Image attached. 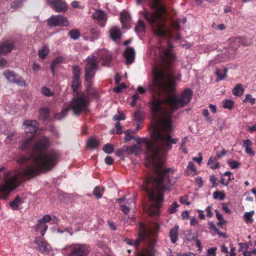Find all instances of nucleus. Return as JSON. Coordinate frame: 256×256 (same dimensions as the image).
<instances>
[{"label":"nucleus","mask_w":256,"mask_h":256,"mask_svg":"<svg viewBox=\"0 0 256 256\" xmlns=\"http://www.w3.org/2000/svg\"><path fill=\"white\" fill-rule=\"evenodd\" d=\"M100 60H102V64L104 66H108L112 61V56L110 52L106 50H101L98 52Z\"/></svg>","instance_id":"obj_13"},{"label":"nucleus","mask_w":256,"mask_h":256,"mask_svg":"<svg viewBox=\"0 0 256 256\" xmlns=\"http://www.w3.org/2000/svg\"><path fill=\"white\" fill-rule=\"evenodd\" d=\"M48 48L46 46H44L41 50L38 52V55L40 58L44 59L48 54Z\"/></svg>","instance_id":"obj_34"},{"label":"nucleus","mask_w":256,"mask_h":256,"mask_svg":"<svg viewBox=\"0 0 256 256\" xmlns=\"http://www.w3.org/2000/svg\"><path fill=\"white\" fill-rule=\"evenodd\" d=\"M64 60V58L62 56H59L56 58H55L52 62L50 68L53 74H54V70L56 66L59 64H60L63 62V61Z\"/></svg>","instance_id":"obj_28"},{"label":"nucleus","mask_w":256,"mask_h":256,"mask_svg":"<svg viewBox=\"0 0 256 256\" xmlns=\"http://www.w3.org/2000/svg\"><path fill=\"white\" fill-rule=\"evenodd\" d=\"M24 125L25 132L31 134H35L39 128V124L36 120H26L24 122Z\"/></svg>","instance_id":"obj_14"},{"label":"nucleus","mask_w":256,"mask_h":256,"mask_svg":"<svg viewBox=\"0 0 256 256\" xmlns=\"http://www.w3.org/2000/svg\"><path fill=\"white\" fill-rule=\"evenodd\" d=\"M88 104V96L82 94L73 98L69 105V108L75 114L78 116L86 109Z\"/></svg>","instance_id":"obj_7"},{"label":"nucleus","mask_w":256,"mask_h":256,"mask_svg":"<svg viewBox=\"0 0 256 256\" xmlns=\"http://www.w3.org/2000/svg\"><path fill=\"white\" fill-rule=\"evenodd\" d=\"M51 219V216L48 214H46L44 216L43 218L39 220L42 222H44V224H46V222H50Z\"/></svg>","instance_id":"obj_56"},{"label":"nucleus","mask_w":256,"mask_h":256,"mask_svg":"<svg viewBox=\"0 0 256 256\" xmlns=\"http://www.w3.org/2000/svg\"><path fill=\"white\" fill-rule=\"evenodd\" d=\"M244 92V90L240 84H238L234 88L232 94L236 96H241Z\"/></svg>","instance_id":"obj_30"},{"label":"nucleus","mask_w":256,"mask_h":256,"mask_svg":"<svg viewBox=\"0 0 256 256\" xmlns=\"http://www.w3.org/2000/svg\"><path fill=\"white\" fill-rule=\"evenodd\" d=\"M243 102H250L251 104H253L255 103L256 99L253 98L250 94H247Z\"/></svg>","instance_id":"obj_46"},{"label":"nucleus","mask_w":256,"mask_h":256,"mask_svg":"<svg viewBox=\"0 0 256 256\" xmlns=\"http://www.w3.org/2000/svg\"><path fill=\"white\" fill-rule=\"evenodd\" d=\"M213 198L215 200H223L226 198V194L222 191H216L213 193Z\"/></svg>","instance_id":"obj_32"},{"label":"nucleus","mask_w":256,"mask_h":256,"mask_svg":"<svg viewBox=\"0 0 256 256\" xmlns=\"http://www.w3.org/2000/svg\"><path fill=\"white\" fill-rule=\"evenodd\" d=\"M81 86L80 79H72V88L74 92H76Z\"/></svg>","instance_id":"obj_33"},{"label":"nucleus","mask_w":256,"mask_h":256,"mask_svg":"<svg viewBox=\"0 0 256 256\" xmlns=\"http://www.w3.org/2000/svg\"><path fill=\"white\" fill-rule=\"evenodd\" d=\"M94 18L98 22V24L104 27L107 21L106 14L102 10H98L93 14Z\"/></svg>","instance_id":"obj_15"},{"label":"nucleus","mask_w":256,"mask_h":256,"mask_svg":"<svg viewBox=\"0 0 256 256\" xmlns=\"http://www.w3.org/2000/svg\"><path fill=\"white\" fill-rule=\"evenodd\" d=\"M98 58L94 56L88 57L84 68V78L86 82L87 93L93 97H96L97 92L96 90L91 88L92 80L94 76L98 69Z\"/></svg>","instance_id":"obj_5"},{"label":"nucleus","mask_w":256,"mask_h":256,"mask_svg":"<svg viewBox=\"0 0 256 256\" xmlns=\"http://www.w3.org/2000/svg\"><path fill=\"white\" fill-rule=\"evenodd\" d=\"M22 0H16L12 2L11 4V8H17L22 6Z\"/></svg>","instance_id":"obj_47"},{"label":"nucleus","mask_w":256,"mask_h":256,"mask_svg":"<svg viewBox=\"0 0 256 256\" xmlns=\"http://www.w3.org/2000/svg\"><path fill=\"white\" fill-rule=\"evenodd\" d=\"M48 23L50 26H68L69 24L68 18L60 14L52 16Z\"/></svg>","instance_id":"obj_9"},{"label":"nucleus","mask_w":256,"mask_h":256,"mask_svg":"<svg viewBox=\"0 0 256 256\" xmlns=\"http://www.w3.org/2000/svg\"><path fill=\"white\" fill-rule=\"evenodd\" d=\"M38 119L40 120L46 121L50 118V110L46 107H43L40 109Z\"/></svg>","instance_id":"obj_18"},{"label":"nucleus","mask_w":256,"mask_h":256,"mask_svg":"<svg viewBox=\"0 0 256 256\" xmlns=\"http://www.w3.org/2000/svg\"><path fill=\"white\" fill-rule=\"evenodd\" d=\"M16 48V45L12 39L6 40L0 42V54L6 55Z\"/></svg>","instance_id":"obj_10"},{"label":"nucleus","mask_w":256,"mask_h":256,"mask_svg":"<svg viewBox=\"0 0 256 256\" xmlns=\"http://www.w3.org/2000/svg\"><path fill=\"white\" fill-rule=\"evenodd\" d=\"M48 228V226L40 220L38 221V224L36 226L35 230L40 232L42 236H44Z\"/></svg>","instance_id":"obj_23"},{"label":"nucleus","mask_w":256,"mask_h":256,"mask_svg":"<svg viewBox=\"0 0 256 256\" xmlns=\"http://www.w3.org/2000/svg\"><path fill=\"white\" fill-rule=\"evenodd\" d=\"M222 209L224 212L226 214H230V210L228 208V206H226V204L223 202L222 204Z\"/></svg>","instance_id":"obj_63"},{"label":"nucleus","mask_w":256,"mask_h":256,"mask_svg":"<svg viewBox=\"0 0 256 256\" xmlns=\"http://www.w3.org/2000/svg\"><path fill=\"white\" fill-rule=\"evenodd\" d=\"M105 162L108 165H111L114 162V159L112 156H107L104 160Z\"/></svg>","instance_id":"obj_59"},{"label":"nucleus","mask_w":256,"mask_h":256,"mask_svg":"<svg viewBox=\"0 0 256 256\" xmlns=\"http://www.w3.org/2000/svg\"><path fill=\"white\" fill-rule=\"evenodd\" d=\"M151 8L155 10H158L161 8L160 0H150Z\"/></svg>","instance_id":"obj_36"},{"label":"nucleus","mask_w":256,"mask_h":256,"mask_svg":"<svg viewBox=\"0 0 256 256\" xmlns=\"http://www.w3.org/2000/svg\"><path fill=\"white\" fill-rule=\"evenodd\" d=\"M254 214V211L246 212L244 214V219L247 223H252V216Z\"/></svg>","instance_id":"obj_38"},{"label":"nucleus","mask_w":256,"mask_h":256,"mask_svg":"<svg viewBox=\"0 0 256 256\" xmlns=\"http://www.w3.org/2000/svg\"><path fill=\"white\" fill-rule=\"evenodd\" d=\"M209 226H210V228L214 230V232L216 233L218 236H226L225 234L218 231V230L216 228L215 226L213 223H209Z\"/></svg>","instance_id":"obj_49"},{"label":"nucleus","mask_w":256,"mask_h":256,"mask_svg":"<svg viewBox=\"0 0 256 256\" xmlns=\"http://www.w3.org/2000/svg\"><path fill=\"white\" fill-rule=\"evenodd\" d=\"M178 226H175L170 231L169 236L172 244H175L178 239Z\"/></svg>","instance_id":"obj_24"},{"label":"nucleus","mask_w":256,"mask_h":256,"mask_svg":"<svg viewBox=\"0 0 256 256\" xmlns=\"http://www.w3.org/2000/svg\"><path fill=\"white\" fill-rule=\"evenodd\" d=\"M158 50L161 64L154 70L152 83L150 86L153 94L150 107L154 122L150 132L152 140L138 136L133 138L138 144H145L147 158L154 168V176H148L142 186L144 196L150 202L146 206L150 216L159 214L164 192L169 190L175 182L174 170L164 168L161 160L172 149V144L178 142V138L172 137L173 126L171 114L164 105L168 104L172 110H176L188 104L192 96V91L188 88L183 91L180 98L171 94L175 91L176 81L180 80L182 74L176 73L172 67L176 58L172 53V46L160 44Z\"/></svg>","instance_id":"obj_1"},{"label":"nucleus","mask_w":256,"mask_h":256,"mask_svg":"<svg viewBox=\"0 0 256 256\" xmlns=\"http://www.w3.org/2000/svg\"><path fill=\"white\" fill-rule=\"evenodd\" d=\"M4 76L10 82H14L20 86H25L26 82L22 77L18 76L12 71L5 70L3 72Z\"/></svg>","instance_id":"obj_12"},{"label":"nucleus","mask_w":256,"mask_h":256,"mask_svg":"<svg viewBox=\"0 0 256 256\" xmlns=\"http://www.w3.org/2000/svg\"><path fill=\"white\" fill-rule=\"evenodd\" d=\"M42 94L46 96H52L54 92H52L46 86L42 87Z\"/></svg>","instance_id":"obj_44"},{"label":"nucleus","mask_w":256,"mask_h":256,"mask_svg":"<svg viewBox=\"0 0 256 256\" xmlns=\"http://www.w3.org/2000/svg\"><path fill=\"white\" fill-rule=\"evenodd\" d=\"M68 35L74 40H78L80 36V33L78 30L74 29L68 32Z\"/></svg>","instance_id":"obj_37"},{"label":"nucleus","mask_w":256,"mask_h":256,"mask_svg":"<svg viewBox=\"0 0 256 256\" xmlns=\"http://www.w3.org/2000/svg\"><path fill=\"white\" fill-rule=\"evenodd\" d=\"M93 194L96 196L97 198H100L102 197V194L101 192V190L99 186H96L94 188L93 191Z\"/></svg>","instance_id":"obj_43"},{"label":"nucleus","mask_w":256,"mask_h":256,"mask_svg":"<svg viewBox=\"0 0 256 256\" xmlns=\"http://www.w3.org/2000/svg\"><path fill=\"white\" fill-rule=\"evenodd\" d=\"M243 147L244 148L246 152L251 156L254 155V152L252 150V142L250 140L247 139L244 140L242 142Z\"/></svg>","instance_id":"obj_25"},{"label":"nucleus","mask_w":256,"mask_h":256,"mask_svg":"<svg viewBox=\"0 0 256 256\" xmlns=\"http://www.w3.org/2000/svg\"><path fill=\"white\" fill-rule=\"evenodd\" d=\"M172 26L176 30H179L180 29V22L178 20L174 21L172 23Z\"/></svg>","instance_id":"obj_58"},{"label":"nucleus","mask_w":256,"mask_h":256,"mask_svg":"<svg viewBox=\"0 0 256 256\" xmlns=\"http://www.w3.org/2000/svg\"><path fill=\"white\" fill-rule=\"evenodd\" d=\"M144 18L152 28L154 33L159 37H164L166 34V24L160 20L161 16L158 12L144 10L142 13Z\"/></svg>","instance_id":"obj_6"},{"label":"nucleus","mask_w":256,"mask_h":256,"mask_svg":"<svg viewBox=\"0 0 256 256\" xmlns=\"http://www.w3.org/2000/svg\"><path fill=\"white\" fill-rule=\"evenodd\" d=\"M178 205L176 202H173L172 205L168 208V211L170 214H174L176 212V208Z\"/></svg>","instance_id":"obj_45"},{"label":"nucleus","mask_w":256,"mask_h":256,"mask_svg":"<svg viewBox=\"0 0 256 256\" xmlns=\"http://www.w3.org/2000/svg\"><path fill=\"white\" fill-rule=\"evenodd\" d=\"M135 120L138 122H142L144 120V114L140 110H138L134 114Z\"/></svg>","instance_id":"obj_35"},{"label":"nucleus","mask_w":256,"mask_h":256,"mask_svg":"<svg viewBox=\"0 0 256 256\" xmlns=\"http://www.w3.org/2000/svg\"><path fill=\"white\" fill-rule=\"evenodd\" d=\"M187 168L188 170H192L193 172H196V169L194 168V164L192 162H188V165L187 166Z\"/></svg>","instance_id":"obj_60"},{"label":"nucleus","mask_w":256,"mask_h":256,"mask_svg":"<svg viewBox=\"0 0 256 256\" xmlns=\"http://www.w3.org/2000/svg\"><path fill=\"white\" fill-rule=\"evenodd\" d=\"M244 39L240 38H235L234 40V48H238V47L240 46V44L242 42Z\"/></svg>","instance_id":"obj_51"},{"label":"nucleus","mask_w":256,"mask_h":256,"mask_svg":"<svg viewBox=\"0 0 256 256\" xmlns=\"http://www.w3.org/2000/svg\"><path fill=\"white\" fill-rule=\"evenodd\" d=\"M159 225L154 223L148 227L140 223L138 227V238L134 240L124 238V241L127 244L134 246L137 253L136 256H154V244Z\"/></svg>","instance_id":"obj_3"},{"label":"nucleus","mask_w":256,"mask_h":256,"mask_svg":"<svg viewBox=\"0 0 256 256\" xmlns=\"http://www.w3.org/2000/svg\"><path fill=\"white\" fill-rule=\"evenodd\" d=\"M120 210L124 214H127L130 211V208L126 205H120Z\"/></svg>","instance_id":"obj_61"},{"label":"nucleus","mask_w":256,"mask_h":256,"mask_svg":"<svg viewBox=\"0 0 256 256\" xmlns=\"http://www.w3.org/2000/svg\"><path fill=\"white\" fill-rule=\"evenodd\" d=\"M216 180L217 179L214 176L212 175L210 176V181L212 184V187H214L217 186L218 184L216 183Z\"/></svg>","instance_id":"obj_64"},{"label":"nucleus","mask_w":256,"mask_h":256,"mask_svg":"<svg viewBox=\"0 0 256 256\" xmlns=\"http://www.w3.org/2000/svg\"><path fill=\"white\" fill-rule=\"evenodd\" d=\"M10 172L5 170L4 168H0V178H3L4 183L0 186V194L8 195L12 191L20 185V176L14 174L9 176Z\"/></svg>","instance_id":"obj_4"},{"label":"nucleus","mask_w":256,"mask_h":256,"mask_svg":"<svg viewBox=\"0 0 256 256\" xmlns=\"http://www.w3.org/2000/svg\"><path fill=\"white\" fill-rule=\"evenodd\" d=\"M22 198L17 196L14 200L10 202V206L13 210H19V206L23 203Z\"/></svg>","instance_id":"obj_20"},{"label":"nucleus","mask_w":256,"mask_h":256,"mask_svg":"<svg viewBox=\"0 0 256 256\" xmlns=\"http://www.w3.org/2000/svg\"><path fill=\"white\" fill-rule=\"evenodd\" d=\"M124 56L126 58V64L127 65L131 64L135 59V51L132 47H128L126 48Z\"/></svg>","instance_id":"obj_16"},{"label":"nucleus","mask_w":256,"mask_h":256,"mask_svg":"<svg viewBox=\"0 0 256 256\" xmlns=\"http://www.w3.org/2000/svg\"><path fill=\"white\" fill-rule=\"evenodd\" d=\"M114 126L117 129L116 134H122V129L120 122H116L114 124Z\"/></svg>","instance_id":"obj_55"},{"label":"nucleus","mask_w":256,"mask_h":256,"mask_svg":"<svg viewBox=\"0 0 256 256\" xmlns=\"http://www.w3.org/2000/svg\"><path fill=\"white\" fill-rule=\"evenodd\" d=\"M86 33L92 40L98 38L100 35V31L98 28H90Z\"/></svg>","instance_id":"obj_22"},{"label":"nucleus","mask_w":256,"mask_h":256,"mask_svg":"<svg viewBox=\"0 0 256 256\" xmlns=\"http://www.w3.org/2000/svg\"><path fill=\"white\" fill-rule=\"evenodd\" d=\"M132 132V134H134L135 132L134 131H131L130 130H127L124 132V134H126L125 136V142H128L132 140H133V138H134V136H131L130 134V132Z\"/></svg>","instance_id":"obj_42"},{"label":"nucleus","mask_w":256,"mask_h":256,"mask_svg":"<svg viewBox=\"0 0 256 256\" xmlns=\"http://www.w3.org/2000/svg\"><path fill=\"white\" fill-rule=\"evenodd\" d=\"M216 217L218 218V220H219V222H218V225H221L222 224L224 223V221L223 219L222 215L218 212V211L216 210Z\"/></svg>","instance_id":"obj_54"},{"label":"nucleus","mask_w":256,"mask_h":256,"mask_svg":"<svg viewBox=\"0 0 256 256\" xmlns=\"http://www.w3.org/2000/svg\"><path fill=\"white\" fill-rule=\"evenodd\" d=\"M35 242L38 244L39 250L42 252H49L50 250V246L48 242L43 238H36Z\"/></svg>","instance_id":"obj_17"},{"label":"nucleus","mask_w":256,"mask_h":256,"mask_svg":"<svg viewBox=\"0 0 256 256\" xmlns=\"http://www.w3.org/2000/svg\"><path fill=\"white\" fill-rule=\"evenodd\" d=\"M86 144L89 148L92 150L98 148L100 142L94 137H92L88 140Z\"/></svg>","instance_id":"obj_26"},{"label":"nucleus","mask_w":256,"mask_h":256,"mask_svg":"<svg viewBox=\"0 0 256 256\" xmlns=\"http://www.w3.org/2000/svg\"><path fill=\"white\" fill-rule=\"evenodd\" d=\"M233 180V178H228V180H225L224 178H222L220 180V183L225 186H228L230 183V182L232 180Z\"/></svg>","instance_id":"obj_57"},{"label":"nucleus","mask_w":256,"mask_h":256,"mask_svg":"<svg viewBox=\"0 0 256 256\" xmlns=\"http://www.w3.org/2000/svg\"><path fill=\"white\" fill-rule=\"evenodd\" d=\"M234 101L230 100H226L223 101V106L225 108L231 110L234 106Z\"/></svg>","instance_id":"obj_40"},{"label":"nucleus","mask_w":256,"mask_h":256,"mask_svg":"<svg viewBox=\"0 0 256 256\" xmlns=\"http://www.w3.org/2000/svg\"><path fill=\"white\" fill-rule=\"evenodd\" d=\"M228 165L233 169L236 168L240 166V163L236 161H234L232 160H229L228 161Z\"/></svg>","instance_id":"obj_48"},{"label":"nucleus","mask_w":256,"mask_h":256,"mask_svg":"<svg viewBox=\"0 0 256 256\" xmlns=\"http://www.w3.org/2000/svg\"><path fill=\"white\" fill-rule=\"evenodd\" d=\"M220 248L222 252L226 254L225 256H236V250L234 246L230 247V252L228 250L226 246L224 244L220 246Z\"/></svg>","instance_id":"obj_21"},{"label":"nucleus","mask_w":256,"mask_h":256,"mask_svg":"<svg viewBox=\"0 0 256 256\" xmlns=\"http://www.w3.org/2000/svg\"><path fill=\"white\" fill-rule=\"evenodd\" d=\"M146 24L141 20H138V24L135 27V32L137 33H142L145 32Z\"/></svg>","instance_id":"obj_29"},{"label":"nucleus","mask_w":256,"mask_h":256,"mask_svg":"<svg viewBox=\"0 0 256 256\" xmlns=\"http://www.w3.org/2000/svg\"><path fill=\"white\" fill-rule=\"evenodd\" d=\"M69 253L66 256H88L90 250L86 245L76 244L68 248Z\"/></svg>","instance_id":"obj_8"},{"label":"nucleus","mask_w":256,"mask_h":256,"mask_svg":"<svg viewBox=\"0 0 256 256\" xmlns=\"http://www.w3.org/2000/svg\"><path fill=\"white\" fill-rule=\"evenodd\" d=\"M33 136L28 137L20 144V149L30 154L29 159L35 166L28 165L24 173L28 178H32L40 172L52 170L58 164L59 154L54 150L46 152L50 146V141L48 136H44L34 143Z\"/></svg>","instance_id":"obj_2"},{"label":"nucleus","mask_w":256,"mask_h":256,"mask_svg":"<svg viewBox=\"0 0 256 256\" xmlns=\"http://www.w3.org/2000/svg\"><path fill=\"white\" fill-rule=\"evenodd\" d=\"M110 36L113 40L120 38L121 36L120 30L117 28H112L110 30Z\"/></svg>","instance_id":"obj_27"},{"label":"nucleus","mask_w":256,"mask_h":256,"mask_svg":"<svg viewBox=\"0 0 256 256\" xmlns=\"http://www.w3.org/2000/svg\"><path fill=\"white\" fill-rule=\"evenodd\" d=\"M72 72L73 74L72 79H80V68L78 66H72Z\"/></svg>","instance_id":"obj_31"},{"label":"nucleus","mask_w":256,"mask_h":256,"mask_svg":"<svg viewBox=\"0 0 256 256\" xmlns=\"http://www.w3.org/2000/svg\"><path fill=\"white\" fill-rule=\"evenodd\" d=\"M216 247H213L209 248V256H216Z\"/></svg>","instance_id":"obj_62"},{"label":"nucleus","mask_w":256,"mask_h":256,"mask_svg":"<svg viewBox=\"0 0 256 256\" xmlns=\"http://www.w3.org/2000/svg\"><path fill=\"white\" fill-rule=\"evenodd\" d=\"M48 4L57 12H64L68 10V6L64 0H48Z\"/></svg>","instance_id":"obj_11"},{"label":"nucleus","mask_w":256,"mask_h":256,"mask_svg":"<svg viewBox=\"0 0 256 256\" xmlns=\"http://www.w3.org/2000/svg\"><path fill=\"white\" fill-rule=\"evenodd\" d=\"M113 119L114 120H124L126 119V116L124 113L119 112L118 114L114 116Z\"/></svg>","instance_id":"obj_50"},{"label":"nucleus","mask_w":256,"mask_h":256,"mask_svg":"<svg viewBox=\"0 0 256 256\" xmlns=\"http://www.w3.org/2000/svg\"><path fill=\"white\" fill-rule=\"evenodd\" d=\"M228 69L224 68H216L215 74L217 76L216 80V82L224 80L227 76Z\"/></svg>","instance_id":"obj_19"},{"label":"nucleus","mask_w":256,"mask_h":256,"mask_svg":"<svg viewBox=\"0 0 256 256\" xmlns=\"http://www.w3.org/2000/svg\"><path fill=\"white\" fill-rule=\"evenodd\" d=\"M122 22H128L130 19V16L126 12L122 13L120 15Z\"/></svg>","instance_id":"obj_53"},{"label":"nucleus","mask_w":256,"mask_h":256,"mask_svg":"<svg viewBox=\"0 0 256 256\" xmlns=\"http://www.w3.org/2000/svg\"><path fill=\"white\" fill-rule=\"evenodd\" d=\"M69 110H70L69 108V106L67 108L64 109L63 110H62V112L60 113L57 114L56 117L59 120L68 114V112Z\"/></svg>","instance_id":"obj_41"},{"label":"nucleus","mask_w":256,"mask_h":256,"mask_svg":"<svg viewBox=\"0 0 256 256\" xmlns=\"http://www.w3.org/2000/svg\"><path fill=\"white\" fill-rule=\"evenodd\" d=\"M102 150L106 154H112L114 150V147L112 144H106L104 145Z\"/></svg>","instance_id":"obj_39"},{"label":"nucleus","mask_w":256,"mask_h":256,"mask_svg":"<svg viewBox=\"0 0 256 256\" xmlns=\"http://www.w3.org/2000/svg\"><path fill=\"white\" fill-rule=\"evenodd\" d=\"M126 88V85L124 83L121 84L120 86L116 87L114 90L116 93H120L123 89Z\"/></svg>","instance_id":"obj_52"}]
</instances>
